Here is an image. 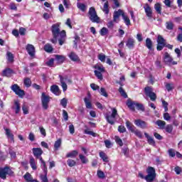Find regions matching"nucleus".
<instances>
[{
	"label": "nucleus",
	"mask_w": 182,
	"mask_h": 182,
	"mask_svg": "<svg viewBox=\"0 0 182 182\" xmlns=\"http://www.w3.org/2000/svg\"><path fill=\"white\" fill-rule=\"evenodd\" d=\"M50 31L53 36L50 42L55 45V43H58V39L59 45L62 46L65 43V41H66V31L65 30L60 31V23L53 24Z\"/></svg>",
	"instance_id": "1"
},
{
	"label": "nucleus",
	"mask_w": 182,
	"mask_h": 182,
	"mask_svg": "<svg viewBox=\"0 0 182 182\" xmlns=\"http://www.w3.org/2000/svg\"><path fill=\"white\" fill-rule=\"evenodd\" d=\"M88 17L91 22H93L94 23H99L100 22V18L97 16V13L96 12L95 7H90L89 9Z\"/></svg>",
	"instance_id": "2"
},
{
	"label": "nucleus",
	"mask_w": 182,
	"mask_h": 182,
	"mask_svg": "<svg viewBox=\"0 0 182 182\" xmlns=\"http://www.w3.org/2000/svg\"><path fill=\"white\" fill-rule=\"evenodd\" d=\"M117 109L112 108V114H105V119L109 124H114L116 123V117H117Z\"/></svg>",
	"instance_id": "3"
},
{
	"label": "nucleus",
	"mask_w": 182,
	"mask_h": 182,
	"mask_svg": "<svg viewBox=\"0 0 182 182\" xmlns=\"http://www.w3.org/2000/svg\"><path fill=\"white\" fill-rule=\"evenodd\" d=\"M11 89L18 97H23L25 96V91L21 90V87L17 84L11 86Z\"/></svg>",
	"instance_id": "4"
},
{
	"label": "nucleus",
	"mask_w": 182,
	"mask_h": 182,
	"mask_svg": "<svg viewBox=\"0 0 182 182\" xmlns=\"http://www.w3.org/2000/svg\"><path fill=\"white\" fill-rule=\"evenodd\" d=\"M164 63L165 65H168L169 66H171V65H177V62L173 60V58H171V55H170L168 53H164Z\"/></svg>",
	"instance_id": "5"
},
{
	"label": "nucleus",
	"mask_w": 182,
	"mask_h": 182,
	"mask_svg": "<svg viewBox=\"0 0 182 182\" xmlns=\"http://www.w3.org/2000/svg\"><path fill=\"white\" fill-rule=\"evenodd\" d=\"M156 42L158 43L156 46L157 50H163L164 46H166V40L164 39V38L159 35Z\"/></svg>",
	"instance_id": "6"
},
{
	"label": "nucleus",
	"mask_w": 182,
	"mask_h": 182,
	"mask_svg": "<svg viewBox=\"0 0 182 182\" xmlns=\"http://www.w3.org/2000/svg\"><path fill=\"white\" fill-rule=\"evenodd\" d=\"M49 102H50L49 96L45 95V92H43L41 95V103H42L43 108L45 110H48V108L49 107Z\"/></svg>",
	"instance_id": "7"
},
{
	"label": "nucleus",
	"mask_w": 182,
	"mask_h": 182,
	"mask_svg": "<svg viewBox=\"0 0 182 182\" xmlns=\"http://www.w3.org/2000/svg\"><path fill=\"white\" fill-rule=\"evenodd\" d=\"M6 174H9V176H12L14 174V172L9 168H0L1 178L5 180V178H6Z\"/></svg>",
	"instance_id": "8"
},
{
	"label": "nucleus",
	"mask_w": 182,
	"mask_h": 182,
	"mask_svg": "<svg viewBox=\"0 0 182 182\" xmlns=\"http://www.w3.org/2000/svg\"><path fill=\"white\" fill-rule=\"evenodd\" d=\"M144 9L146 16H148L149 19H151V18H153V10L151 9V7H150V6L148 4H146L144 6Z\"/></svg>",
	"instance_id": "9"
},
{
	"label": "nucleus",
	"mask_w": 182,
	"mask_h": 182,
	"mask_svg": "<svg viewBox=\"0 0 182 182\" xmlns=\"http://www.w3.org/2000/svg\"><path fill=\"white\" fill-rule=\"evenodd\" d=\"M33 154L36 159H41L42 158V154H43V151L41 148H33L32 149Z\"/></svg>",
	"instance_id": "10"
},
{
	"label": "nucleus",
	"mask_w": 182,
	"mask_h": 182,
	"mask_svg": "<svg viewBox=\"0 0 182 182\" xmlns=\"http://www.w3.org/2000/svg\"><path fill=\"white\" fill-rule=\"evenodd\" d=\"M123 15H124V12H123V10L122 9L114 11L113 16L114 22H119V18H120V16H123Z\"/></svg>",
	"instance_id": "11"
},
{
	"label": "nucleus",
	"mask_w": 182,
	"mask_h": 182,
	"mask_svg": "<svg viewBox=\"0 0 182 182\" xmlns=\"http://www.w3.org/2000/svg\"><path fill=\"white\" fill-rule=\"evenodd\" d=\"M134 124H136L137 127H140L141 129H147V122L141 119H136L134 121Z\"/></svg>",
	"instance_id": "12"
},
{
	"label": "nucleus",
	"mask_w": 182,
	"mask_h": 182,
	"mask_svg": "<svg viewBox=\"0 0 182 182\" xmlns=\"http://www.w3.org/2000/svg\"><path fill=\"white\" fill-rule=\"evenodd\" d=\"M26 49L30 56H35V46H33V45L28 44L26 47Z\"/></svg>",
	"instance_id": "13"
},
{
	"label": "nucleus",
	"mask_w": 182,
	"mask_h": 182,
	"mask_svg": "<svg viewBox=\"0 0 182 182\" xmlns=\"http://www.w3.org/2000/svg\"><path fill=\"white\" fill-rule=\"evenodd\" d=\"M13 110L15 112L16 114H18L21 112V103L18 100L14 101V105H13Z\"/></svg>",
	"instance_id": "14"
},
{
	"label": "nucleus",
	"mask_w": 182,
	"mask_h": 182,
	"mask_svg": "<svg viewBox=\"0 0 182 182\" xmlns=\"http://www.w3.org/2000/svg\"><path fill=\"white\" fill-rule=\"evenodd\" d=\"M136 105H137V102L132 101L131 100H127V106L131 109L132 110V112H134V110H136L135 107H136Z\"/></svg>",
	"instance_id": "15"
},
{
	"label": "nucleus",
	"mask_w": 182,
	"mask_h": 182,
	"mask_svg": "<svg viewBox=\"0 0 182 182\" xmlns=\"http://www.w3.org/2000/svg\"><path fill=\"white\" fill-rule=\"evenodd\" d=\"M50 90L52 93L55 95V96H59V95H60V90H59V87L58 85H52L50 87Z\"/></svg>",
	"instance_id": "16"
},
{
	"label": "nucleus",
	"mask_w": 182,
	"mask_h": 182,
	"mask_svg": "<svg viewBox=\"0 0 182 182\" xmlns=\"http://www.w3.org/2000/svg\"><path fill=\"white\" fill-rule=\"evenodd\" d=\"M134 43H135L134 39L129 38L127 41L126 46L127 47L128 49H133V48H134Z\"/></svg>",
	"instance_id": "17"
},
{
	"label": "nucleus",
	"mask_w": 182,
	"mask_h": 182,
	"mask_svg": "<svg viewBox=\"0 0 182 182\" xmlns=\"http://www.w3.org/2000/svg\"><path fill=\"white\" fill-rule=\"evenodd\" d=\"M79 154V152L76 150L72 151L70 152H68L65 157H67V159H75L76 158V156Z\"/></svg>",
	"instance_id": "18"
},
{
	"label": "nucleus",
	"mask_w": 182,
	"mask_h": 182,
	"mask_svg": "<svg viewBox=\"0 0 182 182\" xmlns=\"http://www.w3.org/2000/svg\"><path fill=\"white\" fill-rule=\"evenodd\" d=\"M144 136L147 139L149 144H150L151 146H155L156 141H154V139H153V137L149 135V134H147L146 132L144 133Z\"/></svg>",
	"instance_id": "19"
},
{
	"label": "nucleus",
	"mask_w": 182,
	"mask_h": 182,
	"mask_svg": "<svg viewBox=\"0 0 182 182\" xmlns=\"http://www.w3.org/2000/svg\"><path fill=\"white\" fill-rule=\"evenodd\" d=\"M4 130L6 132V136L7 139H10L11 141H14V134H12V132L11 131V129L8 128H5Z\"/></svg>",
	"instance_id": "20"
},
{
	"label": "nucleus",
	"mask_w": 182,
	"mask_h": 182,
	"mask_svg": "<svg viewBox=\"0 0 182 182\" xmlns=\"http://www.w3.org/2000/svg\"><path fill=\"white\" fill-rule=\"evenodd\" d=\"M155 124H156V126H158L159 127V129H161V130H163L166 127V122L161 120V119H158L155 122Z\"/></svg>",
	"instance_id": "21"
},
{
	"label": "nucleus",
	"mask_w": 182,
	"mask_h": 182,
	"mask_svg": "<svg viewBox=\"0 0 182 182\" xmlns=\"http://www.w3.org/2000/svg\"><path fill=\"white\" fill-rule=\"evenodd\" d=\"M77 8H78L82 12H86V9H87V6H86L83 3L77 2Z\"/></svg>",
	"instance_id": "22"
},
{
	"label": "nucleus",
	"mask_w": 182,
	"mask_h": 182,
	"mask_svg": "<svg viewBox=\"0 0 182 182\" xmlns=\"http://www.w3.org/2000/svg\"><path fill=\"white\" fill-rule=\"evenodd\" d=\"M100 157L105 163H109V156L103 151L100 152Z\"/></svg>",
	"instance_id": "23"
},
{
	"label": "nucleus",
	"mask_w": 182,
	"mask_h": 182,
	"mask_svg": "<svg viewBox=\"0 0 182 182\" xmlns=\"http://www.w3.org/2000/svg\"><path fill=\"white\" fill-rule=\"evenodd\" d=\"M55 60L59 64H62L63 62H65V60L66 59V58L64 55H55Z\"/></svg>",
	"instance_id": "24"
},
{
	"label": "nucleus",
	"mask_w": 182,
	"mask_h": 182,
	"mask_svg": "<svg viewBox=\"0 0 182 182\" xmlns=\"http://www.w3.org/2000/svg\"><path fill=\"white\" fill-rule=\"evenodd\" d=\"M68 57L71 60H73V62H77V60H79V56H77V55H76V53H75L74 52H71L68 55Z\"/></svg>",
	"instance_id": "25"
},
{
	"label": "nucleus",
	"mask_w": 182,
	"mask_h": 182,
	"mask_svg": "<svg viewBox=\"0 0 182 182\" xmlns=\"http://www.w3.org/2000/svg\"><path fill=\"white\" fill-rule=\"evenodd\" d=\"M122 19L124 20V22L127 25V26H130V18H129V16H127V15L122 14Z\"/></svg>",
	"instance_id": "26"
},
{
	"label": "nucleus",
	"mask_w": 182,
	"mask_h": 182,
	"mask_svg": "<svg viewBox=\"0 0 182 182\" xmlns=\"http://www.w3.org/2000/svg\"><path fill=\"white\" fill-rule=\"evenodd\" d=\"M60 80L63 92H66L68 90V85H66L62 76H60Z\"/></svg>",
	"instance_id": "27"
},
{
	"label": "nucleus",
	"mask_w": 182,
	"mask_h": 182,
	"mask_svg": "<svg viewBox=\"0 0 182 182\" xmlns=\"http://www.w3.org/2000/svg\"><path fill=\"white\" fill-rule=\"evenodd\" d=\"M30 166L33 170H36L38 168V166H36V161L34 158L30 159Z\"/></svg>",
	"instance_id": "28"
},
{
	"label": "nucleus",
	"mask_w": 182,
	"mask_h": 182,
	"mask_svg": "<svg viewBox=\"0 0 182 182\" xmlns=\"http://www.w3.org/2000/svg\"><path fill=\"white\" fill-rule=\"evenodd\" d=\"M44 50L48 53H50L53 50V47H52V45L47 43L44 46Z\"/></svg>",
	"instance_id": "29"
},
{
	"label": "nucleus",
	"mask_w": 182,
	"mask_h": 182,
	"mask_svg": "<svg viewBox=\"0 0 182 182\" xmlns=\"http://www.w3.org/2000/svg\"><path fill=\"white\" fill-rule=\"evenodd\" d=\"M40 161H41V168H43L44 173H48V168H46V163L45 162V161H43V159L40 158Z\"/></svg>",
	"instance_id": "30"
},
{
	"label": "nucleus",
	"mask_w": 182,
	"mask_h": 182,
	"mask_svg": "<svg viewBox=\"0 0 182 182\" xmlns=\"http://www.w3.org/2000/svg\"><path fill=\"white\" fill-rule=\"evenodd\" d=\"M40 161H41V168H43L44 173H48V168H46V163L45 162V161H43V159L40 158Z\"/></svg>",
	"instance_id": "31"
},
{
	"label": "nucleus",
	"mask_w": 182,
	"mask_h": 182,
	"mask_svg": "<svg viewBox=\"0 0 182 182\" xmlns=\"http://www.w3.org/2000/svg\"><path fill=\"white\" fill-rule=\"evenodd\" d=\"M146 173H148L149 176H156V170L151 166L148 167Z\"/></svg>",
	"instance_id": "32"
},
{
	"label": "nucleus",
	"mask_w": 182,
	"mask_h": 182,
	"mask_svg": "<svg viewBox=\"0 0 182 182\" xmlns=\"http://www.w3.org/2000/svg\"><path fill=\"white\" fill-rule=\"evenodd\" d=\"M62 146V139H59L54 143V149L55 150H59V148Z\"/></svg>",
	"instance_id": "33"
},
{
	"label": "nucleus",
	"mask_w": 182,
	"mask_h": 182,
	"mask_svg": "<svg viewBox=\"0 0 182 182\" xmlns=\"http://www.w3.org/2000/svg\"><path fill=\"white\" fill-rule=\"evenodd\" d=\"M145 45H146L147 48H149V50H151V48L153 46V41H151V39H150L149 38H147L146 39Z\"/></svg>",
	"instance_id": "34"
},
{
	"label": "nucleus",
	"mask_w": 182,
	"mask_h": 182,
	"mask_svg": "<svg viewBox=\"0 0 182 182\" xmlns=\"http://www.w3.org/2000/svg\"><path fill=\"white\" fill-rule=\"evenodd\" d=\"M132 133H134V134L139 139H141L143 137V134L141 133V132L136 128L132 131Z\"/></svg>",
	"instance_id": "35"
},
{
	"label": "nucleus",
	"mask_w": 182,
	"mask_h": 182,
	"mask_svg": "<svg viewBox=\"0 0 182 182\" xmlns=\"http://www.w3.org/2000/svg\"><path fill=\"white\" fill-rule=\"evenodd\" d=\"M84 102L87 109H92V102H90V100L88 97L84 98Z\"/></svg>",
	"instance_id": "36"
},
{
	"label": "nucleus",
	"mask_w": 182,
	"mask_h": 182,
	"mask_svg": "<svg viewBox=\"0 0 182 182\" xmlns=\"http://www.w3.org/2000/svg\"><path fill=\"white\" fill-rule=\"evenodd\" d=\"M74 39H75L74 41H73V43H74V48L75 49H77V44L79 43H80V37H79L78 36H75L74 37Z\"/></svg>",
	"instance_id": "37"
},
{
	"label": "nucleus",
	"mask_w": 182,
	"mask_h": 182,
	"mask_svg": "<svg viewBox=\"0 0 182 182\" xmlns=\"http://www.w3.org/2000/svg\"><path fill=\"white\" fill-rule=\"evenodd\" d=\"M24 179L26 180V181L27 182H31V181L33 180V178H32V175H31V173H26L25 175H24Z\"/></svg>",
	"instance_id": "38"
},
{
	"label": "nucleus",
	"mask_w": 182,
	"mask_h": 182,
	"mask_svg": "<svg viewBox=\"0 0 182 182\" xmlns=\"http://www.w3.org/2000/svg\"><path fill=\"white\" fill-rule=\"evenodd\" d=\"M80 157V160H81V162L82 163V164H87V163H89V159H87V158H86V156L80 154L79 155Z\"/></svg>",
	"instance_id": "39"
},
{
	"label": "nucleus",
	"mask_w": 182,
	"mask_h": 182,
	"mask_svg": "<svg viewBox=\"0 0 182 182\" xmlns=\"http://www.w3.org/2000/svg\"><path fill=\"white\" fill-rule=\"evenodd\" d=\"M165 87L168 90V92H171V90H173V89H174V84L166 83Z\"/></svg>",
	"instance_id": "40"
},
{
	"label": "nucleus",
	"mask_w": 182,
	"mask_h": 182,
	"mask_svg": "<svg viewBox=\"0 0 182 182\" xmlns=\"http://www.w3.org/2000/svg\"><path fill=\"white\" fill-rule=\"evenodd\" d=\"M40 178L41 182H49V180H48V172H45L44 175H41Z\"/></svg>",
	"instance_id": "41"
},
{
	"label": "nucleus",
	"mask_w": 182,
	"mask_h": 182,
	"mask_svg": "<svg viewBox=\"0 0 182 182\" xmlns=\"http://www.w3.org/2000/svg\"><path fill=\"white\" fill-rule=\"evenodd\" d=\"M126 127L130 132L133 131L136 127L132 124V122L127 121L126 122Z\"/></svg>",
	"instance_id": "42"
},
{
	"label": "nucleus",
	"mask_w": 182,
	"mask_h": 182,
	"mask_svg": "<svg viewBox=\"0 0 182 182\" xmlns=\"http://www.w3.org/2000/svg\"><path fill=\"white\" fill-rule=\"evenodd\" d=\"M103 12L107 15L109 14V1H106L104 4Z\"/></svg>",
	"instance_id": "43"
},
{
	"label": "nucleus",
	"mask_w": 182,
	"mask_h": 182,
	"mask_svg": "<svg viewBox=\"0 0 182 182\" xmlns=\"http://www.w3.org/2000/svg\"><path fill=\"white\" fill-rule=\"evenodd\" d=\"M100 33L101 36H105L107 35V33H109V30L106 27H103L100 30Z\"/></svg>",
	"instance_id": "44"
},
{
	"label": "nucleus",
	"mask_w": 182,
	"mask_h": 182,
	"mask_svg": "<svg viewBox=\"0 0 182 182\" xmlns=\"http://www.w3.org/2000/svg\"><path fill=\"white\" fill-rule=\"evenodd\" d=\"M12 73V70L11 68H7L3 71V76H11V74Z\"/></svg>",
	"instance_id": "45"
},
{
	"label": "nucleus",
	"mask_w": 182,
	"mask_h": 182,
	"mask_svg": "<svg viewBox=\"0 0 182 182\" xmlns=\"http://www.w3.org/2000/svg\"><path fill=\"white\" fill-rule=\"evenodd\" d=\"M85 134H89L90 136H92V137H96V133L93 132V131H90L89 129L84 130Z\"/></svg>",
	"instance_id": "46"
},
{
	"label": "nucleus",
	"mask_w": 182,
	"mask_h": 182,
	"mask_svg": "<svg viewBox=\"0 0 182 182\" xmlns=\"http://www.w3.org/2000/svg\"><path fill=\"white\" fill-rule=\"evenodd\" d=\"M144 178L147 182H151L154 180V178H156V176H154V175H147L146 176H145Z\"/></svg>",
	"instance_id": "47"
},
{
	"label": "nucleus",
	"mask_w": 182,
	"mask_h": 182,
	"mask_svg": "<svg viewBox=\"0 0 182 182\" xmlns=\"http://www.w3.org/2000/svg\"><path fill=\"white\" fill-rule=\"evenodd\" d=\"M95 68L97 69L95 71H98L102 73H105V67H103V65H97L95 66Z\"/></svg>",
	"instance_id": "48"
},
{
	"label": "nucleus",
	"mask_w": 182,
	"mask_h": 182,
	"mask_svg": "<svg viewBox=\"0 0 182 182\" xmlns=\"http://www.w3.org/2000/svg\"><path fill=\"white\" fill-rule=\"evenodd\" d=\"M114 139L117 144H119V146L122 147L123 146V141L122 140V139H120L119 136H115Z\"/></svg>",
	"instance_id": "49"
},
{
	"label": "nucleus",
	"mask_w": 182,
	"mask_h": 182,
	"mask_svg": "<svg viewBox=\"0 0 182 182\" xmlns=\"http://www.w3.org/2000/svg\"><path fill=\"white\" fill-rule=\"evenodd\" d=\"M67 164L69 167H75V166H76V161L73 159H68L67 161Z\"/></svg>",
	"instance_id": "50"
},
{
	"label": "nucleus",
	"mask_w": 182,
	"mask_h": 182,
	"mask_svg": "<svg viewBox=\"0 0 182 182\" xmlns=\"http://www.w3.org/2000/svg\"><path fill=\"white\" fill-rule=\"evenodd\" d=\"M154 9L157 12V14H161V5L159 3L154 5Z\"/></svg>",
	"instance_id": "51"
},
{
	"label": "nucleus",
	"mask_w": 182,
	"mask_h": 182,
	"mask_svg": "<svg viewBox=\"0 0 182 182\" xmlns=\"http://www.w3.org/2000/svg\"><path fill=\"white\" fill-rule=\"evenodd\" d=\"M24 85L26 87H31V85H32V81H31V78L24 79Z\"/></svg>",
	"instance_id": "52"
},
{
	"label": "nucleus",
	"mask_w": 182,
	"mask_h": 182,
	"mask_svg": "<svg viewBox=\"0 0 182 182\" xmlns=\"http://www.w3.org/2000/svg\"><path fill=\"white\" fill-rule=\"evenodd\" d=\"M135 107H136L137 110L144 112V105H143V104L136 102Z\"/></svg>",
	"instance_id": "53"
},
{
	"label": "nucleus",
	"mask_w": 182,
	"mask_h": 182,
	"mask_svg": "<svg viewBox=\"0 0 182 182\" xmlns=\"http://www.w3.org/2000/svg\"><path fill=\"white\" fill-rule=\"evenodd\" d=\"M11 159H16V152L12 149V148H9V151Z\"/></svg>",
	"instance_id": "54"
},
{
	"label": "nucleus",
	"mask_w": 182,
	"mask_h": 182,
	"mask_svg": "<svg viewBox=\"0 0 182 182\" xmlns=\"http://www.w3.org/2000/svg\"><path fill=\"white\" fill-rule=\"evenodd\" d=\"M94 73L97 79H99L100 80H103V75H102V73L99 71H94Z\"/></svg>",
	"instance_id": "55"
},
{
	"label": "nucleus",
	"mask_w": 182,
	"mask_h": 182,
	"mask_svg": "<svg viewBox=\"0 0 182 182\" xmlns=\"http://www.w3.org/2000/svg\"><path fill=\"white\" fill-rule=\"evenodd\" d=\"M145 91V95H146V96H149L151 93L153 92V89L150 87H146L144 89Z\"/></svg>",
	"instance_id": "56"
},
{
	"label": "nucleus",
	"mask_w": 182,
	"mask_h": 182,
	"mask_svg": "<svg viewBox=\"0 0 182 182\" xmlns=\"http://www.w3.org/2000/svg\"><path fill=\"white\" fill-rule=\"evenodd\" d=\"M164 129L167 133H171L173 132V126L171 124L166 125Z\"/></svg>",
	"instance_id": "57"
},
{
	"label": "nucleus",
	"mask_w": 182,
	"mask_h": 182,
	"mask_svg": "<svg viewBox=\"0 0 182 182\" xmlns=\"http://www.w3.org/2000/svg\"><path fill=\"white\" fill-rule=\"evenodd\" d=\"M7 59L9 62H14V54L11 52H7Z\"/></svg>",
	"instance_id": "58"
},
{
	"label": "nucleus",
	"mask_w": 182,
	"mask_h": 182,
	"mask_svg": "<svg viewBox=\"0 0 182 182\" xmlns=\"http://www.w3.org/2000/svg\"><path fill=\"white\" fill-rule=\"evenodd\" d=\"M100 93L102 96H104V97H107V92H106V90L103 87L100 88Z\"/></svg>",
	"instance_id": "59"
},
{
	"label": "nucleus",
	"mask_w": 182,
	"mask_h": 182,
	"mask_svg": "<svg viewBox=\"0 0 182 182\" xmlns=\"http://www.w3.org/2000/svg\"><path fill=\"white\" fill-rule=\"evenodd\" d=\"M119 92L120 93V95L123 97H127V94H126V92H124V90H123V87H120L119 88Z\"/></svg>",
	"instance_id": "60"
},
{
	"label": "nucleus",
	"mask_w": 182,
	"mask_h": 182,
	"mask_svg": "<svg viewBox=\"0 0 182 182\" xmlns=\"http://www.w3.org/2000/svg\"><path fill=\"white\" fill-rule=\"evenodd\" d=\"M60 105L63 107H66L68 106V100L66 98H63L60 100Z\"/></svg>",
	"instance_id": "61"
},
{
	"label": "nucleus",
	"mask_w": 182,
	"mask_h": 182,
	"mask_svg": "<svg viewBox=\"0 0 182 182\" xmlns=\"http://www.w3.org/2000/svg\"><path fill=\"white\" fill-rule=\"evenodd\" d=\"M173 28H174V25L172 22L166 23V29H168V31H172Z\"/></svg>",
	"instance_id": "62"
},
{
	"label": "nucleus",
	"mask_w": 182,
	"mask_h": 182,
	"mask_svg": "<svg viewBox=\"0 0 182 182\" xmlns=\"http://www.w3.org/2000/svg\"><path fill=\"white\" fill-rule=\"evenodd\" d=\"M149 97H150L151 100H152V102H154V100H156V99H157V96L156 95V93L152 92L151 94H149L148 95Z\"/></svg>",
	"instance_id": "63"
},
{
	"label": "nucleus",
	"mask_w": 182,
	"mask_h": 182,
	"mask_svg": "<svg viewBox=\"0 0 182 182\" xmlns=\"http://www.w3.org/2000/svg\"><path fill=\"white\" fill-rule=\"evenodd\" d=\"M179 30L181 31V33H179L177 36V41H178V42H182V28L180 27Z\"/></svg>",
	"instance_id": "64"
}]
</instances>
